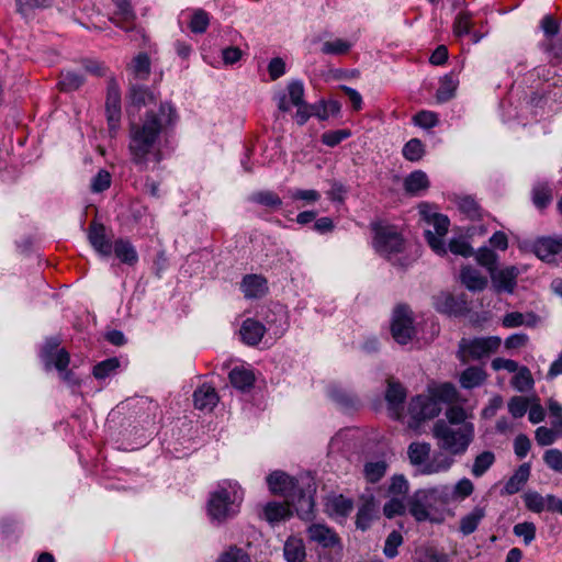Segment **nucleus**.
I'll return each instance as SVG.
<instances>
[{
  "label": "nucleus",
  "instance_id": "72a5a7b5",
  "mask_svg": "<svg viewBox=\"0 0 562 562\" xmlns=\"http://www.w3.org/2000/svg\"><path fill=\"white\" fill-rule=\"evenodd\" d=\"M291 516L289 505L279 502H270L263 507V517L271 524H278Z\"/></svg>",
  "mask_w": 562,
  "mask_h": 562
},
{
  "label": "nucleus",
  "instance_id": "f3484780",
  "mask_svg": "<svg viewBox=\"0 0 562 562\" xmlns=\"http://www.w3.org/2000/svg\"><path fill=\"white\" fill-rule=\"evenodd\" d=\"M278 109L282 112H289L293 106L303 104L304 85L301 80H292L289 82L286 90L280 92L276 97Z\"/></svg>",
  "mask_w": 562,
  "mask_h": 562
},
{
  "label": "nucleus",
  "instance_id": "ea45409f",
  "mask_svg": "<svg viewBox=\"0 0 562 562\" xmlns=\"http://www.w3.org/2000/svg\"><path fill=\"white\" fill-rule=\"evenodd\" d=\"M510 383L512 386L518 392H527L533 389L535 381L530 370L527 367H519Z\"/></svg>",
  "mask_w": 562,
  "mask_h": 562
},
{
  "label": "nucleus",
  "instance_id": "79ce46f5",
  "mask_svg": "<svg viewBox=\"0 0 562 562\" xmlns=\"http://www.w3.org/2000/svg\"><path fill=\"white\" fill-rule=\"evenodd\" d=\"M130 99L132 105L136 108L146 106L155 102L154 93L144 86H132L130 91Z\"/></svg>",
  "mask_w": 562,
  "mask_h": 562
},
{
  "label": "nucleus",
  "instance_id": "6ab92c4d",
  "mask_svg": "<svg viewBox=\"0 0 562 562\" xmlns=\"http://www.w3.org/2000/svg\"><path fill=\"white\" fill-rule=\"evenodd\" d=\"M267 484L273 494L286 498L301 484V477L294 479L283 471H274L267 476Z\"/></svg>",
  "mask_w": 562,
  "mask_h": 562
},
{
  "label": "nucleus",
  "instance_id": "2eb2a0df",
  "mask_svg": "<svg viewBox=\"0 0 562 562\" xmlns=\"http://www.w3.org/2000/svg\"><path fill=\"white\" fill-rule=\"evenodd\" d=\"M501 346V338L496 336L482 337L474 339H462L460 342L461 351L473 360L488 357Z\"/></svg>",
  "mask_w": 562,
  "mask_h": 562
},
{
  "label": "nucleus",
  "instance_id": "a19ab883",
  "mask_svg": "<svg viewBox=\"0 0 562 562\" xmlns=\"http://www.w3.org/2000/svg\"><path fill=\"white\" fill-rule=\"evenodd\" d=\"M485 378L486 374L483 369L479 367H470L462 372L460 383L464 389H473L481 385Z\"/></svg>",
  "mask_w": 562,
  "mask_h": 562
},
{
  "label": "nucleus",
  "instance_id": "e2e57ef3",
  "mask_svg": "<svg viewBox=\"0 0 562 562\" xmlns=\"http://www.w3.org/2000/svg\"><path fill=\"white\" fill-rule=\"evenodd\" d=\"M105 108H114L122 110L121 106V91L119 85L114 79L108 82Z\"/></svg>",
  "mask_w": 562,
  "mask_h": 562
},
{
  "label": "nucleus",
  "instance_id": "37998d69",
  "mask_svg": "<svg viewBox=\"0 0 562 562\" xmlns=\"http://www.w3.org/2000/svg\"><path fill=\"white\" fill-rule=\"evenodd\" d=\"M473 14L470 11H461L453 21V34L457 37H463L471 33Z\"/></svg>",
  "mask_w": 562,
  "mask_h": 562
},
{
  "label": "nucleus",
  "instance_id": "0eeeda50",
  "mask_svg": "<svg viewBox=\"0 0 562 562\" xmlns=\"http://www.w3.org/2000/svg\"><path fill=\"white\" fill-rule=\"evenodd\" d=\"M267 326L254 318H247L240 327V336L248 346L258 345L266 331H271L276 338L281 337L288 329L286 314L280 308L277 313L266 316Z\"/></svg>",
  "mask_w": 562,
  "mask_h": 562
},
{
  "label": "nucleus",
  "instance_id": "680f3d73",
  "mask_svg": "<svg viewBox=\"0 0 562 562\" xmlns=\"http://www.w3.org/2000/svg\"><path fill=\"white\" fill-rule=\"evenodd\" d=\"M402 543H403L402 535L396 530L392 531L385 540L383 553L389 559L395 558L398 554L397 549Z\"/></svg>",
  "mask_w": 562,
  "mask_h": 562
},
{
  "label": "nucleus",
  "instance_id": "9d476101",
  "mask_svg": "<svg viewBox=\"0 0 562 562\" xmlns=\"http://www.w3.org/2000/svg\"><path fill=\"white\" fill-rule=\"evenodd\" d=\"M60 340L57 337L47 338L41 349V359L47 369L54 367L61 375V379L72 383V372L67 370L70 357L66 349L59 348Z\"/></svg>",
  "mask_w": 562,
  "mask_h": 562
},
{
  "label": "nucleus",
  "instance_id": "a878e982",
  "mask_svg": "<svg viewBox=\"0 0 562 562\" xmlns=\"http://www.w3.org/2000/svg\"><path fill=\"white\" fill-rule=\"evenodd\" d=\"M218 402L215 389L209 384H203L193 393L194 407L200 411H212Z\"/></svg>",
  "mask_w": 562,
  "mask_h": 562
},
{
  "label": "nucleus",
  "instance_id": "aec40b11",
  "mask_svg": "<svg viewBox=\"0 0 562 562\" xmlns=\"http://www.w3.org/2000/svg\"><path fill=\"white\" fill-rule=\"evenodd\" d=\"M535 255L542 261L552 262L562 252V238L541 237L532 246Z\"/></svg>",
  "mask_w": 562,
  "mask_h": 562
},
{
  "label": "nucleus",
  "instance_id": "4be33fe9",
  "mask_svg": "<svg viewBox=\"0 0 562 562\" xmlns=\"http://www.w3.org/2000/svg\"><path fill=\"white\" fill-rule=\"evenodd\" d=\"M352 509V499L341 494L328 496L325 503L326 513L335 520L346 519Z\"/></svg>",
  "mask_w": 562,
  "mask_h": 562
},
{
  "label": "nucleus",
  "instance_id": "de8ad7c7",
  "mask_svg": "<svg viewBox=\"0 0 562 562\" xmlns=\"http://www.w3.org/2000/svg\"><path fill=\"white\" fill-rule=\"evenodd\" d=\"M416 562H449V557L445 552L438 551L434 547H424L416 550Z\"/></svg>",
  "mask_w": 562,
  "mask_h": 562
},
{
  "label": "nucleus",
  "instance_id": "bf43d9fd",
  "mask_svg": "<svg viewBox=\"0 0 562 562\" xmlns=\"http://www.w3.org/2000/svg\"><path fill=\"white\" fill-rule=\"evenodd\" d=\"M515 536L522 538L526 546L530 544L536 538V525L530 521L519 522L514 526Z\"/></svg>",
  "mask_w": 562,
  "mask_h": 562
},
{
  "label": "nucleus",
  "instance_id": "49530a36",
  "mask_svg": "<svg viewBox=\"0 0 562 562\" xmlns=\"http://www.w3.org/2000/svg\"><path fill=\"white\" fill-rule=\"evenodd\" d=\"M54 0H16L18 11L25 19L33 16L35 10L45 9L52 4Z\"/></svg>",
  "mask_w": 562,
  "mask_h": 562
},
{
  "label": "nucleus",
  "instance_id": "473e14b6",
  "mask_svg": "<svg viewBox=\"0 0 562 562\" xmlns=\"http://www.w3.org/2000/svg\"><path fill=\"white\" fill-rule=\"evenodd\" d=\"M495 453L491 450H484L475 456L470 472L472 476L482 477L495 463Z\"/></svg>",
  "mask_w": 562,
  "mask_h": 562
},
{
  "label": "nucleus",
  "instance_id": "39448f33",
  "mask_svg": "<svg viewBox=\"0 0 562 562\" xmlns=\"http://www.w3.org/2000/svg\"><path fill=\"white\" fill-rule=\"evenodd\" d=\"M407 458L416 475H435L448 472L456 460L442 451L431 453V445L414 441L407 447Z\"/></svg>",
  "mask_w": 562,
  "mask_h": 562
},
{
  "label": "nucleus",
  "instance_id": "423d86ee",
  "mask_svg": "<svg viewBox=\"0 0 562 562\" xmlns=\"http://www.w3.org/2000/svg\"><path fill=\"white\" fill-rule=\"evenodd\" d=\"M449 494V487L446 485L418 490L408 499V512L418 522L438 521L431 512L437 505L446 504Z\"/></svg>",
  "mask_w": 562,
  "mask_h": 562
},
{
  "label": "nucleus",
  "instance_id": "dca6fc26",
  "mask_svg": "<svg viewBox=\"0 0 562 562\" xmlns=\"http://www.w3.org/2000/svg\"><path fill=\"white\" fill-rule=\"evenodd\" d=\"M434 306L437 312L449 316H461L469 312V305L463 295L454 296L446 292L434 297Z\"/></svg>",
  "mask_w": 562,
  "mask_h": 562
},
{
  "label": "nucleus",
  "instance_id": "a18cd8bd",
  "mask_svg": "<svg viewBox=\"0 0 562 562\" xmlns=\"http://www.w3.org/2000/svg\"><path fill=\"white\" fill-rule=\"evenodd\" d=\"M539 47L547 55L550 63L554 64L562 61V38L557 41H542L540 42Z\"/></svg>",
  "mask_w": 562,
  "mask_h": 562
},
{
  "label": "nucleus",
  "instance_id": "cd10ccee",
  "mask_svg": "<svg viewBox=\"0 0 562 562\" xmlns=\"http://www.w3.org/2000/svg\"><path fill=\"white\" fill-rule=\"evenodd\" d=\"M539 321V316L533 312H528L526 314L520 312H510L504 315L502 325L505 328H515L520 326L532 328L538 325Z\"/></svg>",
  "mask_w": 562,
  "mask_h": 562
},
{
  "label": "nucleus",
  "instance_id": "8fccbe9b",
  "mask_svg": "<svg viewBox=\"0 0 562 562\" xmlns=\"http://www.w3.org/2000/svg\"><path fill=\"white\" fill-rule=\"evenodd\" d=\"M132 71L136 79L145 80L150 72V60L147 54L139 53L132 61Z\"/></svg>",
  "mask_w": 562,
  "mask_h": 562
},
{
  "label": "nucleus",
  "instance_id": "0e129e2a",
  "mask_svg": "<svg viewBox=\"0 0 562 562\" xmlns=\"http://www.w3.org/2000/svg\"><path fill=\"white\" fill-rule=\"evenodd\" d=\"M350 136L351 132L349 130L328 131L322 135V143L326 146L335 147Z\"/></svg>",
  "mask_w": 562,
  "mask_h": 562
},
{
  "label": "nucleus",
  "instance_id": "6e6d98bb",
  "mask_svg": "<svg viewBox=\"0 0 562 562\" xmlns=\"http://www.w3.org/2000/svg\"><path fill=\"white\" fill-rule=\"evenodd\" d=\"M216 562H250V557L244 549L232 546L221 553Z\"/></svg>",
  "mask_w": 562,
  "mask_h": 562
},
{
  "label": "nucleus",
  "instance_id": "7c9ffc66",
  "mask_svg": "<svg viewBox=\"0 0 562 562\" xmlns=\"http://www.w3.org/2000/svg\"><path fill=\"white\" fill-rule=\"evenodd\" d=\"M428 187V177L422 170L411 172L404 180V189L412 195H419L420 192L427 190Z\"/></svg>",
  "mask_w": 562,
  "mask_h": 562
},
{
  "label": "nucleus",
  "instance_id": "69168bd1",
  "mask_svg": "<svg viewBox=\"0 0 562 562\" xmlns=\"http://www.w3.org/2000/svg\"><path fill=\"white\" fill-rule=\"evenodd\" d=\"M528 406V398L522 396H514L508 402V412L514 418H520L527 413Z\"/></svg>",
  "mask_w": 562,
  "mask_h": 562
},
{
  "label": "nucleus",
  "instance_id": "864d4df0",
  "mask_svg": "<svg viewBox=\"0 0 562 562\" xmlns=\"http://www.w3.org/2000/svg\"><path fill=\"white\" fill-rule=\"evenodd\" d=\"M352 44L342 38H335L333 41H326L322 45V53L325 55H344L348 53Z\"/></svg>",
  "mask_w": 562,
  "mask_h": 562
},
{
  "label": "nucleus",
  "instance_id": "4c0bfd02",
  "mask_svg": "<svg viewBox=\"0 0 562 562\" xmlns=\"http://www.w3.org/2000/svg\"><path fill=\"white\" fill-rule=\"evenodd\" d=\"M249 201L266 206L270 210H278L282 205L281 198L276 192L270 190H261L254 192L249 196Z\"/></svg>",
  "mask_w": 562,
  "mask_h": 562
},
{
  "label": "nucleus",
  "instance_id": "4d7b16f0",
  "mask_svg": "<svg viewBox=\"0 0 562 562\" xmlns=\"http://www.w3.org/2000/svg\"><path fill=\"white\" fill-rule=\"evenodd\" d=\"M458 207L461 213L471 220L480 218L481 209L477 202L471 196H463L459 199Z\"/></svg>",
  "mask_w": 562,
  "mask_h": 562
},
{
  "label": "nucleus",
  "instance_id": "09e8293b",
  "mask_svg": "<svg viewBox=\"0 0 562 562\" xmlns=\"http://www.w3.org/2000/svg\"><path fill=\"white\" fill-rule=\"evenodd\" d=\"M210 16L202 9L194 10L190 15L189 29L192 33L202 34L207 30Z\"/></svg>",
  "mask_w": 562,
  "mask_h": 562
},
{
  "label": "nucleus",
  "instance_id": "5701e85b",
  "mask_svg": "<svg viewBox=\"0 0 562 562\" xmlns=\"http://www.w3.org/2000/svg\"><path fill=\"white\" fill-rule=\"evenodd\" d=\"M88 238L93 249L102 257H109L112 254L113 244L105 235V228L101 224H91Z\"/></svg>",
  "mask_w": 562,
  "mask_h": 562
},
{
  "label": "nucleus",
  "instance_id": "603ef678",
  "mask_svg": "<svg viewBox=\"0 0 562 562\" xmlns=\"http://www.w3.org/2000/svg\"><path fill=\"white\" fill-rule=\"evenodd\" d=\"M328 393L330 398L342 408H352L357 404L356 397L340 387L331 386Z\"/></svg>",
  "mask_w": 562,
  "mask_h": 562
},
{
  "label": "nucleus",
  "instance_id": "f8f14e48",
  "mask_svg": "<svg viewBox=\"0 0 562 562\" xmlns=\"http://www.w3.org/2000/svg\"><path fill=\"white\" fill-rule=\"evenodd\" d=\"M440 412L441 405L436 398L428 395H417L411 400L408 405L412 419L408 425L411 428H417L422 422L437 417Z\"/></svg>",
  "mask_w": 562,
  "mask_h": 562
},
{
  "label": "nucleus",
  "instance_id": "c756f323",
  "mask_svg": "<svg viewBox=\"0 0 562 562\" xmlns=\"http://www.w3.org/2000/svg\"><path fill=\"white\" fill-rule=\"evenodd\" d=\"M459 86V79L453 74L445 75L439 81V88L436 92L438 103H445L454 97L456 90Z\"/></svg>",
  "mask_w": 562,
  "mask_h": 562
},
{
  "label": "nucleus",
  "instance_id": "c03bdc74",
  "mask_svg": "<svg viewBox=\"0 0 562 562\" xmlns=\"http://www.w3.org/2000/svg\"><path fill=\"white\" fill-rule=\"evenodd\" d=\"M387 470V463L384 460L370 461L364 464V476L370 483L379 482Z\"/></svg>",
  "mask_w": 562,
  "mask_h": 562
},
{
  "label": "nucleus",
  "instance_id": "774afa93",
  "mask_svg": "<svg viewBox=\"0 0 562 562\" xmlns=\"http://www.w3.org/2000/svg\"><path fill=\"white\" fill-rule=\"evenodd\" d=\"M543 461L554 472L562 473V451L549 449L543 454Z\"/></svg>",
  "mask_w": 562,
  "mask_h": 562
},
{
  "label": "nucleus",
  "instance_id": "c9c22d12",
  "mask_svg": "<svg viewBox=\"0 0 562 562\" xmlns=\"http://www.w3.org/2000/svg\"><path fill=\"white\" fill-rule=\"evenodd\" d=\"M120 367L121 362L119 358H108L93 367L92 374L97 380L102 381L116 375Z\"/></svg>",
  "mask_w": 562,
  "mask_h": 562
},
{
  "label": "nucleus",
  "instance_id": "4468645a",
  "mask_svg": "<svg viewBox=\"0 0 562 562\" xmlns=\"http://www.w3.org/2000/svg\"><path fill=\"white\" fill-rule=\"evenodd\" d=\"M391 333L400 345L408 344L415 335L412 311L405 305H398L392 316Z\"/></svg>",
  "mask_w": 562,
  "mask_h": 562
},
{
  "label": "nucleus",
  "instance_id": "2f4dec72",
  "mask_svg": "<svg viewBox=\"0 0 562 562\" xmlns=\"http://www.w3.org/2000/svg\"><path fill=\"white\" fill-rule=\"evenodd\" d=\"M461 282L470 291H482L487 284V280L483 277L479 270L464 267L460 273Z\"/></svg>",
  "mask_w": 562,
  "mask_h": 562
},
{
  "label": "nucleus",
  "instance_id": "338daca9",
  "mask_svg": "<svg viewBox=\"0 0 562 562\" xmlns=\"http://www.w3.org/2000/svg\"><path fill=\"white\" fill-rule=\"evenodd\" d=\"M414 123L422 128L435 127L439 120L438 115L431 111H419L413 119Z\"/></svg>",
  "mask_w": 562,
  "mask_h": 562
},
{
  "label": "nucleus",
  "instance_id": "20e7f679",
  "mask_svg": "<svg viewBox=\"0 0 562 562\" xmlns=\"http://www.w3.org/2000/svg\"><path fill=\"white\" fill-rule=\"evenodd\" d=\"M244 490L237 481L222 480L210 493L207 515L213 522L223 524L234 518L240 510Z\"/></svg>",
  "mask_w": 562,
  "mask_h": 562
},
{
  "label": "nucleus",
  "instance_id": "bb28decb",
  "mask_svg": "<svg viewBox=\"0 0 562 562\" xmlns=\"http://www.w3.org/2000/svg\"><path fill=\"white\" fill-rule=\"evenodd\" d=\"M283 555L286 562H306V548L303 539L289 537L283 546Z\"/></svg>",
  "mask_w": 562,
  "mask_h": 562
},
{
  "label": "nucleus",
  "instance_id": "393cba45",
  "mask_svg": "<svg viewBox=\"0 0 562 562\" xmlns=\"http://www.w3.org/2000/svg\"><path fill=\"white\" fill-rule=\"evenodd\" d=\"M267 289V280L258 274H247L240 283V290L247 299L261 297Z\"/></svg>",
  "mask_w": 562,
  "mask_h": 562
},
{
  "label": "nucleus",
  "instance_id": "412c9836",
  "mask_svg": "<svg viewBox=\"0 0 562 562\" xmlns=\"http://www.w3.org/2000/svg\"><path fill=\"white\" fill-rule=\"evenodd\" d=\"M405 398V387L401 383L390 380L385 392V400L387 402L390 414L394 418L401 417Z\"/></svg>",
  "mask_w": 562,
  "mask_h": 562
},
{
  "label": "nucleus",
  "instance_id": "3c124183",
  "mask_svg": "<svg viewBox=\"0 0 562 562\" xmlns=\"http://www.w3.org/2000/svg\"><path fill=\"white\" fill-rule=\"evenodd\" d=\"M402 154L409 161H418L425 154L424 144L418 138H412L404 145Z\"/></svg>",
  "mask_w": 562,
  "mask_h": 562
},
{
  "label": "nucleus",
  "instance_id": "b1692460",
  "mask_svg": "<svg viewBox=\"0 0 562 562\" xmlns=\"http://www.w3.org/2000/svg\"><path fill=\"white\" fill-rule=\"evenodd\" d=\"M518 277V269L516 267H507L502 270H493L491 272L492 281L497 291H505L513 293L516 286V279Z\"/></svg>",
  "mask_w": 562,
  "mask_h": 562
},
{
  "label": "nucleus",
  "instance_id": "6e6552de",
  "mask_svg": "<svg viewBox=\"0 0 562 562\" xmlns=\"http://www.w3.org/2000/svg\"><path fill=\"white\" fill-rule=\"evenodd\" d=\"M306 536L311 543H315L323 550H330V562H339L342 557V541L336 530L326 524L312 522L306 528Z\"/></svg>",
  "mask_w": 562,
  "mask_h": 562
},
{
  "label": "nucleus",
  "instance_id": "f03ea898",
  "mask_svg": "<svg viewBox=\"0 0 562 562\" xmlns=\"http://www.w3.org/2000/svg\"><path fill=\"white\" fill-rule=\"evenodd\" d=\"M439 451L454 457L463 456L475 438V426L467 411L460 406H451L445 418L438 419L431 429Z\"/></svg>",
  "mask_w": 562,
  "mask_h": 562
},
{
  "label": "nucleus",
  "instance_id": "13d9d810",
  "mask_svg": "<svg viewBox=\"0 0 562 562\" xmlns=\"http://www.w3.org/2000/svg\"><path fill=\"white\" fill-rule=\"evenodd\" d=\"M475 259L477 263L485 267L490 273L496 269L497 255L487 247H481L475 254Z\"/></svg>",
  "mask_w": 562,
  "mask_h": 562
},
{
  "label": "nucleus",
  "instance_id": "a211bd4d",
  "mask_svg": "<svg viewBox=\"0 0 562 562\" xmlns=\"http://www.w3.org/2000/svg\"><path fill=\"white\" fill-rule=\"evenodd\" d=\"M115 10L110 21L125 32L136 30V14L128 0H112Z\"/></svg>",
  "mask_w": 562,
  "mask_h": 562
},
{
  "label": "nucleus",
  "instance_id": "7ed1b4c3",
  "mask_svg": "<svg viewBox=\"0 0 562 562\" xmlns=\"http://www.w3.org/2000/svg\"><path fill=\"white\" fill-rule=\"evenodd\" d=\"M531 76L540 80L527 100L531 113L541 116L547 110L549 112L554 106H562V70L540 66L533 69Z\"/></svg>",
  "mask_w": 562,
  "mask_h": 562
},
{
  "label": "nucleus",
  "instance_id": "e433bc0d",
  "mask_svg": "<svg viewBox=\"0 0 562 562\" xmlns=\"http://www.w3.org/2000/svg\"><path fill=\"white\" fill-rule=\"evenodd\" d=\"M229 381L234 387L247 391L252 387L255 375L250 370L237 367L229 372Z\"/></svg>",
  "mask_w": 562,
  "mask_h": 562
},
{
  "label": "nucleus",
  "instance_id": "f257e3e1",
  "mask_svg": "<svg viewBox=\"0 0 562 562\" xmlns=\"http://www.w3.org/2000/svg\"><path fill=\"white\" fill-rule=\"evenodd\" d=\"M176 117L173 106L162 103L158 112L148 111L139 122L131 123L128 150L131 160L140 169H147L151 161H161L160 137Z\"/></svg>",
  "mask_w": 562,
  "mask_h": 562
},
{
  "label": "nucleus",
  "instance_id": "58836bf2",
  "mask_svg": "<svg viewBox=\"0 0 562 562\" xmlns=\"http://www.w3.org/2000/svg\"><path fill=\"white\" fill-rule=\"evenodd\" d=\"M485 512L481 507H475L471 513L463 516L460 520V531L464 536L473 533L481 520L484 518Z\"/></svg>",
  "mask_w": 562,
  "mask_h": 562
},
{
  "label": "nucleus",
  "instance_id": "5fc2aeb1",
  "mask_svg": "<svg viewBox=\"0 0 562 562\" xmlns=\"http://www.w3.org/2000/svg\"><path fill=\"white\" fill-rule=\"evenodd\" d=\"M85 82V78L75 71H66L61 74L59 87L63 91H74L80 88Z\"/></svg>",
  "mask_w": 562,
  "mask_h": 562
},
{
  "label": "nucleus",
  "instance_id": "c85d7f7f",
  "mask_svg": "<svg viewBox=\"0 0 562 562\" xmlns=\"http://www.w3.org/2000/svg\"><path fill=\"white\" fill-rule=\"evenodd\" d=\"M112 252L124 265L135 266L138 262V254L127 239H116L112 246Z\"/></svg>",
  "mask_w": 562,
  "mask_h": 562
},
{
  "label": "nucleus",
  "instance_id": "9b49d317",
  "mask_svg": "<svg viewBox=\"0 0 562 562\" xmlns=\"http://www.w3.org/2000/svg\"><path fill=\"white\" fill-rule=\"evenodd\" d=\"M373 232V247L378 254L389 259L403 249V238L401 234L390 225L380 222L371 224Z\"/></svg>",
  "mask_w": 562,
  "mask_h": 562
},
{
  "label": "nucleus",
  "instance_id": "f704fd0d",
  "mask_svg": "<svg viewBox=\"0 0 562 562\" xmlns=\"http://www.w3.org/2000/svg\"><path fill=\"white\" fill-rule=\"evenodd\" d=\"M530 475V465L528 463H522L515 471V473L508 479L505 484V491L507 494H516L518 493L525 483L528 481Z\"/></svg>",
  "mask_w": 562,
  "mask_h": 562
},
{
  "label": "nucleus",
  "instance_id": "1a4fd4ad",
  "mask_svg": "<svg viewBox=\"0 0 562 562\" xmlns=\"http://www.w3.org/2000/svg\"><path fill=\"white\" fill-rule=\"evenodd\" d=\"M316 486L308 476L301 477V484L286 497L289 507L292 506L302 520L314 518V494Z\"/></svg>",
  "mask_w": 562,
  "mask_h": 562
},
{
  "label": "nucleus",
  "instance_id": "052dcab7",
  "mask_svg": "<svg viewBox=\"0 0 562 562\" xmlns=\"http://www.w3.org/2000/svg\"><path fill=\"white\" fill-rule=\"evenodd\" d=\"M547 496H542L538 492H527L524 495V502L526 507L533 513H541L546 509Z\"/></svg>",
  "mask_w": 562,
  "mask_h": 562
},
{
  "label": "nucleus",
  "instance_id": "ddd939ff",
  "mask_svg": "<svg viewBox=\"0 0 562 562\" xmlns=\"http://www.w3.org/2000/svg\"><path fill=\"white\" fill-rule=\"evenodd\" d=\"M450 221L448 216L442 214H431L428 228L425 229L424 235L427 244L439 256L447 254L445 244V236L449 231Z\"/></svg>",
  "mask_w": 562,
  "mask_h": 562
}]
</instances>
